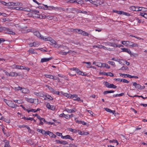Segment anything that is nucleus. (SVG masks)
Listing matches in <instances>:
<instances>
[{
  "mask_svg": "<svg viewBox=\"0 0 147 147\" xmlns=\"http://www.w3.org/2000/svg\"><path fill=\"white\" fill-rule=\"evenodd\" d=\"M44 39L45 41H50L52 43L55 45L54 47L56 48H60L61 47V45L57 44L54 40L50 37H48L47 38H44Z\"/></svg>",
  "mask_w": 147,
  "mask_h": 147,
  "instance_id": "1",
  "label": "nucleus"
},
{
  "mask_svg": "<svg viewBox=\"0 0 147 147\" xmlns=\"http://www.w3.org/2000/svg\"><path fill=\"white\" fill-rule=\"evenodd\" d=\"M4 101L9 107L13 108H15L16 107L17 105L15 104L12 101L6 99H4Z\"/></svg>",
  "mask_w": 147,
  "mask_h": 147,
  "instance_id": "2",
  "label": "nucleus"
},
{
  "mask_svg": "<svg viewBox=\"0 0 147 147\" xmlns=\"http://www.w3.org/2000/svg\"><path fill=\"white\" fill-rule=\"evenodd\" d=\"M74 31L75 32H77L78 34H81L84 36L89 35V34L87 32L82 30L81 29H75L74 30Z\"/></svg>",
  "mask_w": 147,
  "mask_h": 147,
  "instance_id": "3",
  "label": "nucleus"
},
{
  "mask_svg": "<svg viewBox=\"0 0 147 147\" xmlns=\"http://www.w3.org/2000/svg\"><path fill=\"white\" fill-rule=\"evenodd\" d=\"M70 98L73 99V100H76L78 101H80L82 102L83 101V100H80V98L78 97V95L76 94L71 95V96Z\"/></svg>",
  "mask_w": 147,
  "mask_h": 147,
  "instance_id": "4",
  "label": "nucleus"
},
{
  "mask_svg": "<svg viewBox=\"0 0 147 147\" xmlns=\"http://www.w3.org/2000/svg\"><path fill=\"white\" fill-rule=\"evenodd\" d=\"M34 34L35 35L37 36L38 37L44 40H45L44 39V38H47V37H44L42 36H41L40 34V33L38 31H35L34 32Z\"/></svg>",
  "mask_w": 147,
  "mask_h": 147,
  "instance_id": "5",
  "label": "nucleus"
},
{
  "mask_svg": "<svg viewBox=\"0 0 147 147\" xmlns=\"http://www.w3.org/2000/svg\"><path fill=\"white\" fill-rule=\"evenodd\" d=\"M47 135H48L50 137L52 138H55L56 136L55 134L53 133L48 131H46L45 133V135L47 136Z\"/></svg>",
  "mask_w": 147,
  "mask_h": 147,
  "instance_id": "6",
  "label": "nucleus"
},
{
  "mask_svg": "<svg viewBox=\"0 0 147 147\" xmlns=\"http://www.w3.org/2000/svg\"><path fill=\"white\" fill-rule=\"evenodd\" d=\"M121 49L122 50V52H126L130 55L131 56L133 54L131 53L130 49L125 48H121Z\"/></svg>",
  "mask_w": 147,
  "mask_h": 147,
  "instance_id": "7",
  "label": "nucleus"
},
{
  "mask_svg": "<svg viewBox=\"0 0 147 147\" xmlns=\"http://www.w3.org/2000/svg\"><path fill=\"white\" fill-rule=\"evenodd\" d=\"M76 111V108H74L71 109H69L66 108L65 109V111L69 113H74Z\"/></svg>",
  "mask_w": 147,
  "mask_h": 147,
  "instance_id": "8",
  "label": "nucleus"
},
{
  "mask_svg": "<svg viewBox=\"0 0 147 147\" xmlns=\"http://www.w3.org/2000/svg\"><path fill=\"white\" fill-rule=\"evenodd\" d=\"M77 133H78V134L81 135H87L88 134V133L86 131H81L79 130H77Z\"/></svg>",
  "mask_w": 147,
  "mask_h": 147,
  "instance_id": "9",
  "label": "nucleus"
},
{
  "mask_svg": "<svg viewBox=\"0 0 147 147\" xmlns=\"http://www.w3.org/2000/svg\"><path fill=\"white\" fill-rule=\"evenodd\" d=\"M6 32L8 34H12L13 35H14L15 34V33L12 30L9 28H7L6 29Z\"/></svg>",
  "mask_w": 147,
  "mask_h": 147,
  "instance_id": "10",
  "label": "nucleus"
},
{
  "mask_svg": "<svg viewBox=\"0 0 147 147\" xmlns=\"http://www.w3.org/2000/svg\"><path fill=\"white\" fill-rule=\"evenodd\" d=\"M29 14L31 15L33 17H37L40 18V15L36 13H29Z\"/></svg>",
  "mask_w": 147,
  "mask_h": 147,
  "instance_id": "11",
  "label": "nucleus"
},
{
  "mask_svg": "<svg viewBox=\"0 0 147 147\" xmlns=\"http://www.w3.org/2000/svg\"><path fill=\"white\" fill-rule=\"evenodd\" d=\"M52 58L51 57H50L49 58H43L41 59V62L42 63H43L45 62H46L50 61L51 59Z\"/></svg>",
  "mask_w": 147,
  "mask_h": 147,
  "instance_id": "12",
  "label": "nucleus"
},
{
  "mask_svg": "<svg viewBox=\"0 0 147 147\" xmlns=\"http://www.w3.org/2000/svg\"><path fill=\"white\" fill-rule=\"evenodd\" d=\"M21 92L22 93L27 94L29 92V90L26 88H22Z\"/></svg>",
  "mask_w": 147,
  "mask_h": 147,
  "instance_id": "13",
  "label": "nucleus"
},
{
  "mask_svg": "<svg viewBox=\"0 0 147 147\" xmlns=\"http://www.w3.org/2000/svg\"><path fill=\"white\" fill-rule=\"evenodd\" d=\"M36 131L40 133L43 135H45L46 131L43 129H37Z\"/></svg>",
  "mask_w": 147,
  "mask_h": 147,
  "instance_id": "14",
  "label": "nucleus"
},
{
  "mask_svg": "<svg viewBox=\"0 0 147 147\" xmlns=\"http://www.w3.org/2000/svg\"><path fill=\"white\" fill-rule=\"evenodd\" d=\"M46 106L48 109L52 110H54L55 109V107L51 105L49 103L47 104Z\"/></svg>",
  "mask_w": 147,
  "mask_h": 147,
  "instance_id": "15",
  "label": "nucleus"
},
{
  "mask_svg": "<svg viewBox=\"0 0 147 147\" xmlns=\"http://www.w3.org/2000/svg\"><path fill=\"white\" fill-rule=\"evenodd\" d=\"M34 94L40 97H43L44 96V94H43V93L39 92H34Z\"/></svg>",
  "mask_w": 147,
  "mask_h": 147,
  "instance_id": "16",
  "label": "nucleus"
},
{
  "mask_svg": "<svg viewBox=\"0 0 147 147\" xmlns=\"http://www.w3.org/2000/svg\"><path fill=\"white\" fill-rule=\"evenodd\" d=\"M45 76L47 78H49L51 79H53L54 80H57V78H55L53 76L50 75H48V74H45Z\"/></svg>",
  "mask_w": 147,
  "mask_h": 147,
  "instance_id": "17",
  "label": "nucleus"
},
{
  "mask_svg": "<svg viewBox=\"0 0 147 147\" xmlns=\"http://www.w3.org/2000/svg\"><path fill=\"white\" fill-rule=\"evenodd\" d=\"M107 44L106 45L110 46L113 47H115L116 44L114 42H109L108 43H105Z\"/></svg>",
  "mask_w": 147,
  "mask_h": 147,
  "instance_id": "18",
  "label": "nucleus"
},
{
  "mask_svg": "<svg viewBox=\"0 0 147 147\" xmlns=\"http://www.w3.org/2000/svg\"><path fill=\"white\" fill-rule=\"evenodd\" d=\"M104 109L107 112L112 113L113 114H114L115 113V111L111 110L110 109H109L107 108H105Z\"/></svg>",
  "mask_w": 147,
  "mask_h": 147,
  "instance_id": "19",
  "label": "nucleus"
},
{
  "mask_svg": "<svg viewBox=\"0 0 147 147\" xmlns=\"http://www.w3.org/2000/svg\"><path fill=\"white\" fill-rule=\"evenodd\" d=\"M44 99L45 100H47L48 99L52 100L53 99L52 97L49 95H46L45 96Z\"/></svg>",
  "mask_w": 147,
  "mask_h": 147,
  "instance_id": "20",
  "label": "nucleus"
},
{
  "mask_svg": "<svg viewBox=\"0 0 147 147\" xmlns=\"http://www.w3.org/2000/svg\"><path fill=\"white\" fill-rule=\"evenodd\" d=\"M34 100L37 101L38 102V99H33L32 98L29 99L28 100V102H29L30 103H32L34 102Z\"/></svg>",
  "mask_w": 147,
  "mask_h": 147,
  "instance_id": "21",
  "label": "nucleus"
},
{
  "mask_svg": "<svg viewBox=\"0 0 147 147\" xmlns=\"http://www.w3.org/2000/svg\"><path fill=\"white\" fill-rule=\"evenodd\" d=\"M140 14L141 16L147 19V13L144 12H140Z\"/></svg>",
  "mask_w": 147,
  "mask_h": 147,
  "instance_id": "22",
  "label": "nucleus"
},
{
  "mask_svg": "<svg viewBox=\"0 0 147 147\" xmlns=\"http://www.w3.org/2000/svg\"><path fill=\"white\" fill-rule=\"evenodd\" d=\"M76 72L77 74H79V75H81L82 76L84 75V73L83 72H82V71H80L78 68Z\"/></svg>",
  "mask_w": 147,
  "mask_h": 147,
  "instance_id": "23",
  "label": "nucleus"
},
{
  "mask_svg": "<svg viewBox=\"0 0 147 147\" xmlns=\"http://www.w3.org/2000/svg\"><path fill=\"white\" fill-rule=\"evenodd\" d=\"M121 43L123 45H126V46H127L129 44V41H122Z\"/></svg>",
  "mask_w": 147,
  "mask_h": 147,
  "instance_id": "24",
  "label": "nucleus"
},
{
  "mask_svg": "<svg viewBox=\"0 0 147 147\" xmlns=\"http://www.w3.org/2000/svg\"><path fill=\"white\" fill-rule=\"evenodd\" d=\"M104 74L105 75L108 76H114V75L113 74V73L111 72H105Z\"/></svg>",
  "mask_w": 147,
  "mask_h": 147,
  "instance_id": "25",
  "label": "nucleus"
},
{
  "mask_svg": "<svg viewBox=\"0 0 147 147\" xmlns=\"http://www.w3.org/2000/svg\"><path fill=\"white\" fill-rule=\"evenodd\" d=\"M63 95L67 98H71V94H68L67 93H64L63 94Z\"/></svg>",
  "mask_w": 147,
  "mask_h": 147,
  "instance_id": "26",
  "label": "nucleus"
},
{
  "mask_svg": "<svg viewBox=\"0 0 147 147\" xmlns=\"http://www.w3.org/2000/svg\"><path fill=\"white\" fill-rule=\"evenodd\" d=\"M17 75H18V74L15 72H11L10 73L9 76H14Z\"/></svg>",
  "mask_w": 147,
  "mask_h": 147,
  "instance_id": "27",
  "label": "nucleus"
},
{
  "mask_svg": "<svg viewBox=\"0 0 147 147\" xmlns=\"http://www.w3.org/2000/svg\"><path fill=\"white\" fill-rule=\"evenodd\" d=\"M71 52V51L70 50H69V51H68V52H66L61 51V52H60V53L61 54V55H66L68 53H70Z\"/></svg>",
  "mask_w": 147,
  "mask_h": 147,
  "instance_id": "28",
  "label": "nucleus"
},
{
  "mask_svg": "<svg viewBox=\"0 0 147 147\" xmlns=\"http://www.w3.org/2000/svg\"><path fill=\"white\" fill-rule=\"evenodd\" d=\"M33 45L35 47H37L40 44V43L39 42H34L33 43Z\"/></svg>",
  "mask_w": 147,
  "mask_h": 147,
  "instance_id": "29",
  "label": "nucleus"
},
{
  "mask_svg": "<svg viewBox=\"0 0 147 147\" xmlns=\"http://www.w3.org/2000/svg\"><path fill=\"white\" fill-rule=\"evenodd\" d=\"M114 92V91L113 90L105 91L104 92L103 94H107L113 93Z\"/></svg>",
  "mask_w": 147,
  "mask_h": 147,
  "instance_id": "30",
  "label": "nucleus"
},
{
  "mask_svg": "<svg viewBox=\"0 0 147 147\" xmlns=\"http://www.w3.org/2000/svg\"><path fill=\"white\" fill-rule=\"evenodd\" d=\"M28 52H29L32 54L36 53H37L34 51V49H30L28 51Z\"/></svg>",
  "mask_w": 147,
  "mask_h": 147,
  "instance_id": "31",
  "label": "nucleus"
},
{
  "mask_svg": "<svg viewBox=\"0 0 147 147\" xmlns=\"http://www.w3.org/2000/svg\"><path fill=\"white\" fill-rule=\"evenodd\" d=\"M65 139H68L71 140H73L74 139L69 135H67L65 136Z\"/></svg>",
  "mask_w": 147,
  "mask_h": 147,
  "instance_id": "32",
  "label": "nucleus"
},
{
  "mask_svg": "<svg viewBox=\"0 0 147 147\" xmlns=\"http://www.w3.org/2000/svg\"><path fill=\"white\" fill-rule=\"evenodd\" d=\"M96 65L99 67H101L102 66L103 63L100 62H97L96 64Z\"/></svg>",
  "mask_w": 147,
  "mask_h": 147,
  "instance_id": "33",
  "label": "nucleus"
},
{
  "mask_svg": "<svg viewBox=\"0 0 147 147\" xmlns=\"http://www.w3.org/2000/svg\"><path fill=\"white\" fill-rule=\"evenodd\" d=\"M77 130L75 129L72 128H70L69 129V131L71 132H72L74 133H77Z\"/></svg>",
  "mask_w": 147,
  "mask_h": 147,
  "instance_id": "34",
  "label": "nucleus"
},
{
  "mask_svg": "<svg viewBox=\"0 0 147 147\" xmlns=\"http://www.w3.org/2000/svg\"><path fill=\"white\" fill-rule=\"evenodd\" d=\"M127 77H128L129 78H138V77L137 76H131V75L128 74L127 75Z\"/></svg>",
  "mask_w": 147,
  "mask_h": 147,
  "instance_id": "35",
  "label": "nucleus"
},
{
  "mask_svg": "<svg viewBox=\"0 0 147 147\" xmlns=\"http://www.w3.org/2000/svg\"><path fill=\"white\" fill-rule=\"evenodd\" d=\"M22 10H24L25 11L29 12L30 11L31 9L28 7H25L23 8V9Z\"/></svg>",
  "mask_w": 147,
  "mask_h": 147,
  "instance_id": "36",
  "label": "nucleus"
},
{
  "mask_svg": "<svg viewBox=\"0 0 147 147\" xmlns=\"http://www.w3.org/2000/svg\"><path fill=\"white\" fill-rule=\"evenodd\" d=\"M104 85L107 88H109L110 84L107 82H104Z\"/></svg>",
  "mask_w": 147,
  "mask_h": 147,
  "instance_id": "37",
  "label": "nucleus"
},
{
  "mask_svg": "<svg viewBox=\"0 0 147 147\" xmlns=\"http://www.w3.org/2000/svg\"><path fill=\"white\" fill-rule=\"evenodd\" d=\"M117 87L116 86L114 85L113 84H110L109 88H117Z\"/></svg>",
  "mask_w": 147,
  "mask_h": 147,
  "instance_id": "38",
  "label": "nucleus"
},
{
  "mask_svg": "<svg viewBox=\"0 0 147 147\" xmlns=\"http://www.w3.org/2000/svg\"><path fill=\"white\" fill-rule=\"evenodd\" d=\"M14 9L16 10H22L23 9V8L22 7H14Z\"/></svg>",
  "mask_w": 147,
  "mask_h": 147,
  "instance_id": "39",
  "label": "nucleus"
},
{
  "mask_svg": "<svg viewBox=\"0 0 147 147\" xmlns=\"http://www.w3.org/2000/svg\"><path fill=\"white\" fill-rule=\"evenodd\" d=\"M102 45H97L93 46V47L94 48H98L101 49Z\"/></svg>",
  "mask_w": 147,
  "mask_h": 147,
  "instance_id": "40",
  "label": "nucleus"
},
{
  "mask_svg": "<svg viewBox=\"0 0 147 147\" xmlns=\"http://www.w3.org/2000/svg\"><path fill=\"white\" fill-rule=\"evenodd\" d=\"M102 66L104 67H106L107 68L109 69L110 67V66H109V65L106 63H103V65Z\"/></svg>",
  "mask_w": 147,
  "mask_h": 147,
  "instance_id": "41",
  "label": "nucleus"
},
{
  "mask_svg": "<svg viewBox=\"0 0 147 147\" xmlns=\"http://www.w3.org/2000/svg\"><path fill=\"white\" fill-rule=\"evenodd\" d=\"M127 68H128L126 66V67L123 66L121 68L119 69V70H125Z\"/></svg>",
  "mask_w": 147,
  "mask_h": 147,
  "instance_id": "42",
  "label": "nucleus"
},
{
  "mask_svg": "<svg viewBox=\"0 0 147 147\" xmlns=\"http://www.w3.org/2000/svg\"><path fill=\"white\" fill-rule=\"evenodd\" d=\"M22 87H20V86H18V87L15 88H14V90L16 91H18L19 90H20L21 91Z\"/></svg>",
  "mask_w": 147,
  "mask_h": 147,
  "instance_id": "43",
  "label": "nucleus"
},
{
  "mask_svg": "<svg viewBox=\"0 0 147 147\" xmlns=\"http://www.w3.org/2000/svg\"><path fill=\"white\" fill-rule=\"evenodd\" d=\"M124 94V93H122L119 94H114V95H113V96L114 97H116L119 96H122Z\"/></svg>",
  "mask_w": 147,
  "mask_h": 147,
  "instance_id": "44",
  "label": "nucleus"
},
{
  "mask_svg": "<svg viewBox=\"0 0 147 147\" xmlns=\"http://www.w3.org/2000/svg\"><path fill=\"white\" fill-rule=\"evenodd\" d=\"M108 63L111 64L112 65H113L114 67L115 66V63L113 61H108Z\"/></svg>",
  "mask_w": 147,
  "mask_h": 147,
  "instance_id": "45",
  "label": "nucleus"
},
{
  "mask_svg": "<svg viewBox=\"0 0 147 147\" xmlns=\"http://www.w3.org/2000/svg\"><path fill=\"white\" fill-rule=\"evenodd\" d=\"M76 3L79 4L81 5L82 3V0H76Z\"/></svg>",
  "mask_w": 147,
  "mask_h": 147,
  "instance_id": "46",
  "label": "nucleus"
},
{
  "mask_svg": "<svg viewBox=\"0 0 147 147\" xmlns=\"http://www.w3.org/2000/svg\"><path fill=\"white\" fill-rule=\"evenodd\" d=\"M135 6H131L130 8L129 9L130 10L135 11Z\"/></svg>",
  "mask_w": 147,
  "mask_h": 147,
  "instance_id": "47",
  "label": "nucleus"
},
{
  "mask_svg": "<svg viewBox=\"0 0 147 147\" xmlns=\"http://www.w3.org/2000/svg\"><path fill=\"white\" fill-rule=\"evenodd\" d=\"M61 144L63 145H66L68 144V142L66 141H61Z\"/></svg>",
  "mask_w": 147,
  "mask_h": 147,
  "instance_id": "48",
  "label": "nucleus"
},
{
  "mask_svg": "<svg viewBox=\"0 0 147 147\" xmlns=\"http://www.w3.org/2000/svg\"><path fill=\"white\" fill-rule=\"evenodd\" d=\"M119 74L120 76L121 77L124 76V77L125 76H127V75L128 74H122V73H119Z\"/></svg>",
  "mask_w": 147,
  "mask_h": 147,
  "instance_id": "49",
  "label": "nucleus"
},
{
  "mask_svg": "<svg viewBox=\"0 0 147 147\" xmlns=\"http://www.w3.org/2000/svg\"><path fill=\"white\" fill-rule=\"evenodd\" d=\"M24 119L25 120H32L33 119V118L31 117H24Z\"/></svg>",
  "mask_w": 147,
  "mask_h": 147,
  "instance_id": "50",
  "label": "nucleus"
},
{
  "mask_svg": "<svg viewBox=\"0 0 147 147\" xmlns=\"http://www.w3.org/2000/svg\"><path fill=\"white\" fill-rule=\"evenodd\" d=\"M122 82L127 83H128L129 82V81L128 80L125 79H123Z\"/></svg>",
  "mask_w": 147,
  "mask_h": 147,
  "instance_id": "51",
  "label": "nucleus"
},
{
  "mask_svg": "<svg viewBox=\"0 0 147 147\" xmlns=\"http://www.w3.org/2000/svg\"><path fill=\"white\" fill-rule=\"evenodd\" d=\"M67 2H70V3H76V0H69L68 1H67Z\"/></svg>",
  "mask_w": 147,
  "mask_h": 147,
  "instance_id": "52",
  "label": "nucleus"
},
{
  "mask_svg": "<svg viewBox=\"0 0 147 147\" xmlns=\"http://www.w3.org/2000/svg\"><path fill=\"white\" fill-rule=\"evenodd\" d=\"M64 117L66 119H69V117L68 114H67V115L65 114L64 116Z\"/></svg>",
  "mask_w": 147,
  "mask_h": 147,
  "instance_id": "53",
  "label": "nucleus"
},
{
  "mask_svg": "<svg viewBox=\"0 0 147 147\" xmlns=\"http://www.w3.org/2000/svg\"><path fill=\"white\" fill-rule=\"evenodd\" d=\"M3 72L5 73L6 75L7 76H9L10 73L8 72L7 71L5 70H3Z\"/></svg>",
  "mask_w": 147,
  "mask_h": 147,
  "instance_id": "54",
  "label": "nucleus"
},
{
  "mask_svg": "<svg viewBox=\"0 0 147 147\" xmlns=\"http://www.w3.org/2000/svg\"><path fill=\"white\" fill-rule=\"evenodd\" d=\"M141 86L139 84H137L136 86V88H137L138 89H141Z\"/></svg>",
  "mask_w": 147,
  "mask_h": 147,
  "instance_id": "55",
  "label": "nucleus"
},
{
  "mask_svg": "<svg viewBox=\"0 0 147 147\" xmlns=\"http://www.w3.org/2000/svg\"><path fill=\"white\" fill-rule=\"evenodd\" d=\"M78 12L79 13H86L87 12L86 11H82L79 10H78Z\"/></svg>",
  "mask_w": 147,
  "mask_h": 147,
  "instance_id": "56",
  "label": "nucleus"
},
{
  "mask_svg": "<svg viewBox=\"0 0 147 147\" xmlns=\"http://www.w3.org/2000/svg\"><path fill=\"white\" fill-rule=\"evenodd\" d=\"M75 121L77 123H78L80 124V123L81 121H79L78 120V119L76 118H75Z\"/></svg>",
  "mask_w": 147,
  "mask_h": 147,
  "instance_id": "57",
  "label": "nucleus"
},
{
  "mask_svg": "<svg viewBox=\"0 0 147 147\" xmlns=\"http://www.w3.org/2000/svg\"><path fill=\"white\" fill-rule=\"evenodd\" d=\"M109 142L110 143L111 142H114V143H115L116 142H117V140H109Z\"/></svg>",
  "mask_w": 147,
  "mask_h": 147,
  "instance_id": "58",
  "label": "nucleus"
},
{
  "mask_svg": "<svg viewBox=\"0 0 147 147\" xmlns=\"http://www.w3.org/2000/svg\"><path fill=\"white\" fill-rule=\"evenodd\" d=\"M98 0H90L89 2L92 3H93L94 2H95L97 1Z\"/></svg>",
  "mask_w": 147,
  "mask_h": 147,
  "instance_id": "59",
  "label": "nucleus"
},
{
  "mask_svg": "<svg viewBox=\"0 0 147 147\" xmlns=\"http://www.w3.org/2000/svg\"><path fill=\"white\" fill-rule=\"evenodd\" d=\"M123 11H117V13L119 14H123Z\"/></svg>",
  "mask_w": 147,
  "mask_h": 147,
  "instance_id": "60",
  "label": "nucleus"
},
{
  "mask_svg": "<svg viewBox=\"0 0 147 147\" xmlns=\"http://www.w3.org/2000/svg\"><path fill=\"white\" fill-rule=\"evenodd\" d=\"M86 111H88L91 115H93V113L91 111L86 110Z\"/></svg>",
  "mask_w": 147,
  "mask_h": 147,
  "instance_id": "61",
  "label": "nucleus"
},
{
  "mask_svg": "<svg viewBox=\"0 0 147 147\" xmlns=\"http://www.w3.org/2000/svg\"><path fill=\"white\" fill-rule=\"evenodd\" d=\"M135 19L138 21V22L140 23L141 22V20H139L138 18H136Z\"/></svg>",
  "mask_w": 147,
  "mask_h": 147,
  "instance_id": "62",
  "label": "nucleus"
},
{
  "mask_svg": "<svg viewBox=\"0 0 147 147\" xmlns=\"http://www.w3.org/2000/svg\"><path fill=\"white\" fill-rule=\"evenodd\" d=\"M56 134L58 136H62V134L61 133H60L58 132H57L56 133Z\"/></svg>",
  "mask_w": 147,
  "mask_h": 147,
  "instance_id": "63",
  "label": "nucleus"
},
{
  "mask_svg": "<svg viewBox=\"0 0 147 147\" xmlns=\"http://www.w3.org/2000/svg\"><path fill=\"white\" fill-rule=\"evenodd\" d=\"M142 11L144 12H146L147 11V9L143 7Z\"/></svg>",
  "mask_w": 147,
  "mask_h": 147,
  "instance_id": "64",
  "label": "nucleus"
}]
</instances>
